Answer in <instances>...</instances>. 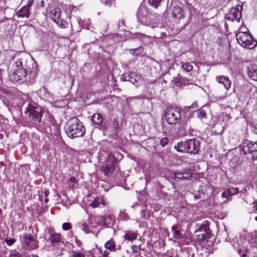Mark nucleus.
Masks as SVG:
<instances>
[{"mask_svg": "<svg viewBox=\"0 0 257 257\" xmlns=\"http://www.w3.org/2000/svg\"><path fill=\"white\" fill-rule=\"evenodd\" d=\"M221 196L225 198H227L231 196L230 193H229L228 189L222 193Z\"/></svg>", "mask_w": 257, "mask_h": 257, "instance_id": "nucleus-40", "label": "nucleus"}, {"mask_svg": "<svg viewBox=\"0 0 257 257\" xmlns=\"http://www.w3.org/2000/svg\"><path fill=\"white\" fill-rule=\"evenodd\" d=\"M22 241H24L26 244L32 247H35L36 241L30 234H24L21 236Z\"/></svg>", "mask_w": 257, "mask_h": 257, "instance_id": "nucleus-16", "label": "nucleus"}, {"mask_svg": "<svg viewBox=\"0 0 257 257\" xmlns=\"http://www.w3.org/2000/svg\"><path fill=\"white\" fill-rule=\"evenodd\" d=\"M91 227H95V225H92Z\"/></svg>", "mask_w": 257, "mask_h": 257, "instance_id": "nucleus-55", "label": "nucleus"}, {"mask_svg": "<svg viewBox=\"0 0 257 257\" xmlns=\"http://www.w3.org/2000/svg\"><path fill=\"white\" fill-rule=\"evenodd\" d=\"M171 229L173 231V237L175 239L174 241L183 238V234L181 233L179 230L176 229V226H172Z\"/></svg>", "mask_w": 257, "mask_h": 257, "instance_id": "nucleus-19", "label": "nucleus"}, {"mask_svg": "<svg viewBox=\"0 0 257 257\" xmlns=\"http://www.w3.org/2000/svg\"><path fill=\"white\" fill-rule=\"evenodd\" d=\"M205 112L203 110H199L198 111V116L200 117H202L205 116Z\"/></svg>", "mask_w": 257, "mask_h": 257, "instance_id": "nucleus-41", "label": "nucleus"}, {"mask_svg": "<svg viewBox=\"0 0 257 257\" xmlns=\"http://www.w3.org/2000/svg\"><path fill=\"white\" fill-rule=\"evenodd\" d=\"M137 17L138 21L143 25L150 26L152 28L156 27L157 16L150 13L144 4H141L140 6Z\"/></svg>", "mask_w": 257, "mask_h": 257, "instance_id": "nucleus-2", "label": "nucleus"}, {"mask_svg": "<svg viewBox=\"0 0 257 257\" xmlns=\"http://www.w3.org/2000/svg\"><path fill=\"white\" fill-rule=\"evenodd\" d=\"M49 191L48 189H45L44 191V194L45 197H47L49 195Z\"/></svg>", "mask_w": 257, "mask_h": 257, "instance_id": "nucleus-44", "label": "nucleus"}, {"mask_svg": "<svg viewBox=\"0 0 257 257\" xmlns=\"http://www.w3.org/2000/svg\"><path fill=\"white\" fill-rule=\"evenodd\" d=\"M75 241H76V243L77 244L78 243H79V240L77 239H75Z\"/></svg>", "mask_w": 257, "mask_h": 257, "instance_id": "nucleus-52", "label": "nucleus"}, {"mask_svg": "<svg viewBox=\"0 0 257 257\" xmlns=\"http://www.w3.org/2000/svg\"><path fill=\"white\" fill-rule=\"evenodd\" d=\"M242 151L244 154H252L253 157H257V142L244 141L242 145Z\"/></svg>", "mask_w": 257, "mask_h": 257, "instance_id": "nucleus-11", "label": "nucleus"}, {"mask_svg": "<svg viewBox=\"0 0 257 257\" xmlns=\"http://www.w3.org/2000/svg\"><path fill=\"white\" fill-rule=\"evenodd\" d=\"M142 51V48L141 47L135 49H132L131 50V53L133 55H138L141 53Z\"/></svg>", "mask_w": 257, "mask_h": 257, "instance_id": "nucleus-30", "label": "nucleus"}, {"mask_svg": "<svg viewBox=\"0 0 257 257\" xmlns=\"http://www.w3.org/2000/svg\"><path fill=\"white\" fill-rule=\"evenodd\" d=\"M61 10L58 8H56L52 10L50 12V16L53 21L56 23L58 26L62 27L63 24L61 18Z\"/></svg>", "mask_w": 257, "mask_h": 257, "instance_id": "nucleus-13", "label": "nucleus"}, {"mask_svg": "<svg viewBox=\"0 0 257 257\" xmlns=\"http://www.w3.org/2000/svg\"><path fill=\"white\" fill-rule=\"evenodd\" d=\"M103 4L105 6L110 7L113 5L114 3V0H100Z\"/></svg>", "mask_w": 257, "mask_h": 257, "instance_id": "nucleus-31", "label": "nucleus"}, {"mask_svg": "<svg viewBox=\"0 0 257 257\" xmlns=\"http://www.w3.org/2000/svg\"><path fill=\"white\" fill-rule=\"evenodd\" d=\"M242 7L240 4L235 5L231 8L229 13L225 15V19L231 22L236 21L239 22L241 17V11Z\"/></svg>", "mask_w": 257, "mask_h": 257, "instance_id": "nucleus-9", "label": "nucleus"}, {"mask_svg": "<svg viewBox=\"0 0 257 257\" xmlns=\"http://www.w3.org/2000/svg\"><path fill=\"white\" fill-rule=\"evenodd\" d=\"M181 68L187 72H190L192 70L193 66L190 63L182 62Z\"/></svg>", "mask_w": 257, "mask_h": 257, "instance_id": "nucleus-24", "label": "nucleus"}, {"mask_svg": "<svg viewBox=\"0 0 257 257\" xmlns=\"http://www.w3.org/2000/svg\"><path fill=\"white\" fill-rule=\"evenodd\" d=\"M216 80L218 83L222 84L226 90H228L230 88L231 82L228 77L223 75L217 76L216 77Z\"/></svg>", "mask_w": 257, "mask_h": 257, "instance_id": "nucleus-15", "label": "nucleus"}, {"mask_svg": "<svg viewBox=\"0 0 257 257\" xmlns=\"http://www.w3.org/2000/svg\"><path fill=\"white\" fill-rule=\"evenodd\" d=\"M15 241H16V239L15 238H7L5 239L6 243L9 246H11V245H13L15 243Z\"/></svg>", "mask_w": 257, "mask_h": 257, "instance_id": "nucleus-33", "label": "nucleus"}, {"mask_svg": "<svg viewBox=\"0 0 257 257\" xmlns=\"http://www.w3.org/2000/svg\"><path fill=\"white\" fill-rule=\"evenodd\" d=\"M16 66L17 68V69H19L20 68H23V65H22V61L21 59L17 60L16 62Z\"/></svg>", "mask_w": 257, "mask_h": 257, "instance_id": "nucleus-39", "label": "nucleus"}, {"mask_svg": "<svg viewBox=\"0 0 257 257\" xmlns=\"http://www.w3.org/2000/svg\"><path fill=\"white\" fill-rule=\"evenodd\" d=\"M82 229L85 233H89L91 231L89 226L85 223L82 224Z\"/></svg>", "mask_w": 257, "mask_h": 257, "instance_id": "nucleus-32", "label": "nucleus"}, {"mask_svg": "<svg viewBox=\"0 0 257 257\" xmlns=\"http://www.w3.org/2000/svg\"><path fill=\"white\" fill-rule=\"evenodd\" d=\"M175 178L179 179H186L189 177V174L187 173H175L174 174Z\"/></svg>", "mask_w": 257, "mask_h": 257, "instance_id": "nucleus-25", "label": "nucleus"}, {"mask_svg": "<svg viewBox=\"0 0 257 257\" xmlns=\"http://www.w3.org/2000/svg\"><path fill=\"white\" fill-rule=\"evenodd\" d=\"M137 236V233L136 232H127L124 235V239L128 240H134Z\"/></svg>", "mask_w": 257, "mask_h": 257, "instance_id": "nucleus-23", "label": "nucleus"}, {"mask_svg": "<svg viewBox=\"0 0 257 257\" xmlns=\"http://www.w3.org/2000/svg\"><path fill=\"white\" fill-rule=\"evenodd\" d=\"M67 135L70 138L82 137L85 132L83 123L77 117L69 120L64 126Z\"/></svg>", "mask_w": 257, "mask_h": 257, "instance_id": "nucleus-1", "label": "nucleus"}, {"mask_svg": "<svg viewBox=\"0 0 257 257\" xmlns=\"http://www.w3.org/2000/svg\"><path fill=\"white\" fill-rule=\"evenodd\" d=\"M191 16H192V14H191V12H190V17H189L190 18V17H191Z\"/></svg>", "mask_w": 257, "mask_h": 257, "instance_id": "nucleus-53", "label": "nucleus"}, {"mask_svg": "<svg viewBox=\"0 0 257 257\" xmlns=\"http://www.w3.org/2000/svg\"><path fill=\"white\" fill-rule=\"evenodd\" d=\"M253 204H254V206H253L254 210L257 211V199L254 201Z\"/></svg>", "mask_w": 257, "mask_h": 257, "instance_id": "nucleus-45", "label": "nucleus"}, {"mask_svg": "<svg viewBox=\"0 0 257 257\" xmlns=\"http://www.w3.org/2000/svg\"><path fill=\"white\" fill-rule=\"evenodd\" d=\"M49 201V199L48 198H47V197H46V198L44 199V202L45 203H47Z\"/></svg>", "mask_w": 257, "mask_h": 257, "instance_id": "nucleus-48", "label": "nucleus"}, {"mask_svg": "<svg viewBox=\"0 0 257 257\" xmlns=\"http://www.w3.org/2000/svg\"><path fill=\"white\" fill-rule=\"evenodd\" d=\"M106 154V158L101 167V171L103 172L104 174L108 175L112 174L114 170L115 158L111 154L107 153Z\"/></svg>", "mask_w": 257, "mask_h": 257, "instance_id": "nucleus-8", "label": "nucleus"}, {"mask_svg": "<svg viewBox=\"0 0 257 257\" xmlns=\"http://www.w3.org/2000/svg\"><path fill=\"white\" fill-rule=\"evenodd\" d=\"M69 181L71 182L74 183L75 184H77L78 182V181L74 177H71L69 179Z\"/></svg>", "mask_w": 257, "mask_h": 257, "instance_id": "nucleus-42", "label": "nucleus"}, {"mask_svg": "<svg viewBox=\"0 0 257 257\" xmlns=\"http://www.w3.org/2000/svg\"><path fill=\"white\" fill-rule=\"evenodd\" d=\"M33 2V0H29L28 3L18 11L16 14V16L18 18L26 17L28 18L30 15V10L31 9V6H32Z\"/></svg>", "mask_w": 257, "mask_h": 257, "instance_id": "nucleus-12", "label": "nucleus"}, {"mask_svg": "<svg viewBox=\"0 0 257 257\" xmlns=\"http://www.w3.org/2000/svg\"><path fill=\"white\" fill-rule=\"evenodd\" d=\"M238 43L243 47L252 49L257 45V41L252 35L246 32L240 31L236 35Z\"/></svg>", "mask_w": 257, "mask_h": 257, "instance_id": "nucleus-3", "label": "nucleus"}, {"mask_svg": "<svg viewBox=\"0 0 257 257\" xmlns=\"http://www.w3.org/2000/svg\"><path fill=\"white\" fill-rule=\"evenodd\" d=\"M44 1H41V5L42 6H44Z\"/></svg>", "mask_w": 257, "mask_h": 257, "instance_id": "nucleus-49", "label": "nucleus"}, {"mask_svg": "<svg viewBox=\"0 0 257 257\" xmlns=\"http://www.w3.org/2000/svg\"><path fill=\"white\" fill-rule=\"evenodd\" d=\"M246 191V190L245 189V188H243L242 190H239V192H240L241 193H245Z\"/></svg>", "mask_w": 257, "mask_h": 257, "instance_id": "nucleus-46", "label": "nucleus"}, {"mask_svg": "<svg viewBox=\"0 0 257 257\" xmlns=\"http://www.w3.org/2000/svg\"><path fill=\"white\" fill-rule=\"evenodd\" d=\"M71 257H85V255L80 251L72 250L71 251Z\"/></svg>", "mask_w": 257, "mask_h": 257, "instance_id": "nucleus-28", "label": "nucleus"}, {"mask_svg": "<svg viewBox=\"0 0 257 257\" xmlns=\"http://www.w3.org/2000/svg\"><path fill=\"white\" fill-rule=\"evenodd\" d=\"M247 74L250 79L257 81V66L254 65L248 67Z\"/></svg>", "mask_w": 257, "mask_h": 257, "instance_id": "nucleus-17", "label": "nucleus"}, {"mask_svg": "<svg viewBox=\"0 0 257 257\" xmlns=\"http://www.w3.org/2000/svg\"><path fill=\"white\" fill-rule=\"evenodd\" d=\"M172 14L174 18H176V19L178 20L184 19L185 17V12L184 10L179 6L174 7Z\"/></svg>", "mask_w": 257, "mask_h": 257, "instance_id": "nucleus-14", "label": "nucleus"}, {"mask_svg": "<svg viewBox=\"0 0 257 257\" xmlns=\"http://www.w3.org/2000/svg\"><path fill=\"white\" fill-rule=\"evenodd\" d=\"M99 205L98 199L94 198V200L91 202L90 206L93 208L97 207Z\"/></svg>", "mask_w": 257, "mask_h": 257, "instance_id": "nucleus-36", "label": "nucleus"}, {"mask_svg": "<svg viewBox=\"0 0 257 257\" xmlns=\"http://www.w3.org/2000/svg\"><path fill=\"white\" fill-rule=\"evenodd\" d=\"M180 147L182 148L177 149L178 152L196 154L199 150V143L195 139H189L183 143H178V147Z\"/></svg>", "mask_w": 257, "mask_h": 257, "instance_id": "nucleus-4", "label": "nucleus"}, {"mask_svg": "<svg viewBox=\"0 0 257 257\" xmlns=\"http://www.w3.org/2000/svg\"><path fill=\"white\" fill-rule=\"evenodd\" d=\"M181 109L177 107H171L166 109L165 117L169 124H175L181 120Z\"/></svg>", "mask_w": 257, "mask_h": 257, "instance_id": "nucleus-5", "label": "nucleus"}, {"mask_svg": "<svg viewBox=\"0 0 257 257\" xmlns=\"http://www.w3.org/2000/svg\"><path fill=\"white\" fill-rule=\"evenodd\" d=\"M194 105H196V103H194L191 106H189V107L190 108L191 107H194ZM194 107H196V106H195Z\"/></svg>", "mask_w": 257, "mask_h": 257, "instance_id": "nucleus-51", "label": "nucleus"}, {"mask_svg": "<svg viewBox=\"0 0 257 257\" xmlns=\"http://www.w3.org/2000/svg\"><path fill=\"white\" fill-rule=\"evenodd\" d=\"M33 65L34 68H33L32 71H29L28 70H26V69L24 68H20L19 69L16 70L14 75V76H17V80H21L25 78L28 74V73H29V74L32 75L33 77L35 76L37 71V64L36 62H34Z\"/></svg>", "mask_w": 257, "mask_h": 257, "instance_id": "nucleus-10", "label": "nucleus"}, {"mask_svg": "<svg viewBox=\"0 0 257 257\" xmlns=\"http://www.w3.org/2000/svg\"><path fill=\"white\" fill-rule=\"evenodd\" d=\"M109 252L107 250H104L103 253H102V257H107V255L109 254Z\"/></svg>", "mask_w": 257, "mask_h": 257, "instance_id": "nucleus-43", "label": "nucleus"}, {"mask_svg": "<svg viewBox=\"0 0 257 257\" xmlns=\"http://www.w3.org/2000/svg\"><path fill=\"white\" fill-rule=\"evenodd\" d=\"M249 244V242L248 240H245L244 241V245L243 246H241L240 248H239V249H238L237 250V252H238V253L239 254V255L241 256V257H245L246 256V254L245 252L242 253L241 252L242 251H245V252H247L248 251V249L247 248V247L245 246V245H248Z\"/></svg>", "mask_w": 257, "mask_h": 257, "instance_id": "nucleus-21", "label": "nucleus"}, {"mask_svg": "<svg viewBox=\"0 0 257 257\" xmlns=\"http://www.w3.org/2000/svg\"><path fill=\"white\" fill-rule=\"evenodd\" d=\"M78 22V23L79 24H81L82 23L83 21L81 20H79Z\"/></svg>", "mask_w": 257, "mask_h": 257, "instance_id": "nucleus-50", "label": "nucleus"}, {"mask_svg": "<svg viewBox=\"0 0 257 257\" xmlns=\"http://www.w3.org/2000/svg\"><path fill=\"white\" fill-rule=\"evenodd\" d=\"M150 5L155 8H157L160 5L161 0H148Z\"/></svg>", "mask_w": 257, "mask_h": 257, "instance_id": "nucleus-27", "label": "nucleus"}, {"mask_svg": "<svg viewBox=\"0 0 257 257\" xmlns=\"http://www.w3.org/2000/svg\"><path fill=\"white\" fill-rule=\"evenodd\" d=\"M22 254L17 251H12L10 254V257H21Z\"/></svg>", "mask_w": 257, "mask_h": 257, "instance_id": "nucleus-38", "label": "nucleus"}, {"mask_svg": "<svg viewBox=\"0 0 257 257\" xmlns=\"http://www.w3.org/2000/svg\"><path fill=\"white\" fill-rule=\"evenodd\" d=\"M49 240L53 244L58 243L61 240V235L55 232L50 231Z\"/></svg>", "mask_w": 257, "mask_h": 257, "instance_id": "nucleus-18", "label": "nucleus"}, {"mask_svg": "<svg viewBox=\"0 0 257 257\" xmlns=\"http://www.w3.org/2000/svg\"><path fill=\"white\" fill-rule=\"evenodd\" d=\"M62 229L64 230H68L69 229H70L71 227V224L69 223H68V222H66V223H64L63 224H62Z\"/></svg>", "mask_w": 257, "mask_h": 257, "instance_id": "nucleus-35", "label": "nucleus"}, {"mask_svg": "<svg viewBox=\"0 0 257 257\" xmlns=\"http://www.w3.org/2000/svg\"><path fill=\"white\" fill-rule=\"evenodd\" d=\"M168 143V139L167 138H162L160 140V145L162 147H165L167 144Z\"/></svg>", "mask_w": 257, "mask_h": 257, "instance_id": "nucleus-37", "label": "nucleus"}, {"mask_svg": "<svg viewBox=\"0 0 257 257\" xmlns=\"http://www.w3.org/2000/svg\"><path fill=\"white\" fill-rule=\"evenodd\" d=\"M255 220L256 221H257V216H255Z\"/></svg>", "mask_w": 257, "mask_h": 257, "instance_id": "nucleus-54", "label": "nucleus"}, {"mask_svg": "<svg viewBox=\"0 0 257 257\" xmlns=\"http://www.w3.org/2000/svg\"><path fill=\"white\" fill-rule=\"evenodd\" d=\"M196 238L199 241H208L210 237V230L207 222H204L195 231Z\"/></svg>", "mask_w": 257, "mask_h": 257, "instance_id": "nucleus-7", "label": "nucleus"}, {"mask_svg": "<svg viewBox=\"0 0 257 257\" xmlns=\"http://www.w3.org/2000/svg\"><path fill=\"white\" fill-rule=\"evenodd\" d=\"M112 220V218L111 216H108L107 217H105L103 218V221L104 223L106 225L109 226L110 224V221Z\"/></svg>", "mask_w": 257, "mask_h": 257, "instance_id": "nucleus-34", "label": "nucleus"}, {"mask_svg": "<svg viewBox=\"0 0 257 257\" xmlns=\"http://www.w3.org/2000/svg\"><path fill=\"white\" fill-rule=\"evenodd\" d=\"M141 215H142V216H144L145 215V211H144V210H142L141 211Z\"/></svg>", "mask_w": 257, "mask_h": 257, "instance_id": "nucleus-47", "label": "nucleus"}, {"mask_svg": "<svg viewBox=\"0 0 257 257\" xmlns=\"http://www.w3.org/2000/svg\"><path fill=\"white\" fill-rule=\"evenodd\" d=\"M42 110L40 107L29 104L26 108L25 113L33 121L34 123L40 122L42 117Z\"/></svg>", "mask_w": 257, "mask_h": 257, "instance_id": "nucleus-6", "label": "nucleus"}, {"mask_svg": "<svg viewBox=\"0 0 257 257\" xmlns=\"http://www.w3.org/2000/svg\"><path fill=\"white\" fill-rule=\"evenodd\" d=\"M228 190L230 196L235 195L239 192V189L238 188L232 187L228 188Z\"/></svg>", "mask_w": 257, "mask_h": 257, "instance_id": "nucleus-29", "label": "nucleus"}, {"mask_svg": "<svg viewBox=\"0 0 257 257\" xmlns=\"http://www.w3.org/2000/svg\"><path fill=\"white\" fill-rule=\"evenodd\" d=\"M92 121L96 124L101 123L103 120L102 116L99 113H95L92 116Z\"/></svg>", "mask_w": 257, "mask_h": 257, "instance_id": "nucleus-22", "label": "nucleus"}, {"mask_svg": "<svg viewBox=\"0 0 257 257\" xmlns=\"http://www.w3.org/2000/svg\"><path fill=\"white\" fill-rule=\"evenodd\" d=\"M115 243L112 239L108 240L104 245L105 248L109 250L110 251H115Z\"/></svg>", "mask_w": 257, "mask_h": 257, "instance_id": "nucleus-20", "label": "nucleus"}, {"mask_svg": "<svg viewBox=\"0 0 257 257\" xmlns=\"http://www.w3.org/2000/svg\"><path fill=\"white\" fill-rule=\"evenodd\" d=\"M132 77H130L129 76V75L128 76H126V75H123L122 76L121 78H120V80L121 81H129L130 82H131L132 83H133L134 84H135V82H136V80L134 79L133 80L132 79Z\"/></svg>", "mask_w": 257, "mask_h": 257, "instance_id": "nucleus-26", "label": "nucleus"}]
</instances>
